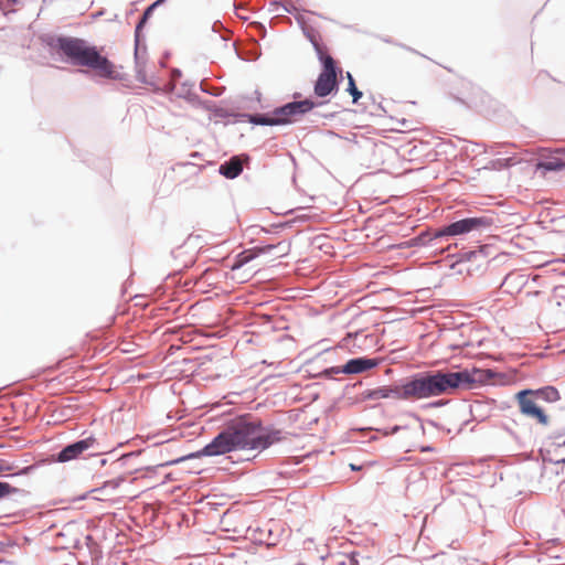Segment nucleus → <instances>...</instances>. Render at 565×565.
<instances>
[{
  "label": "nucleus",
  "mask_w": 565,
  "mask_h": 565,
  "mask_svg": "<svg viewBox=\"0 0 565 565\" xmlns=\"http://www.w3.org/2000/svg\"><path fill=\"white\" fill-rule=\"evenodd\" d=\"M279 439L278 433H266L258 422L247 417L232 420L203 449L204 456H220L237 449L263 450Z\"/></svg>",
  "instance_id": "1"
},
{
  "label": "nucleus",
  "mask_w": 565,
  "mask_h": 565,
  "mask_svg": "<svg viewBox=\"0 0 565 565\" xmlns=\"http://www.w3.org/2000/svg\"><path fill=\"white\" fill-rule=\"evenodd\" d=\"M476 382L469 371L460 372H427L415 376L401 387V394L406 399H423L450 393L460 386L470 387Z\"/></svg>",
  "instance_id": "2"
},
{
  "label": "nucleus",
  "mask_w": 565,
  "mask_h": 565,
  "mask_svg": "<svg viewBox=\"0 0 565 565\" xmlns=\"http://www.w3.org/2000/svg\"><path fill=\"white\" fill-rule=\"evenodd\" d=\"M58 52L74 66L87 67L98 76L115 79L118 77L116 65L102 54V49L88 44L78 38H58Z\"/></svg>",
  "instance_id": "3"
},
{
  "label": "nucleus",
  "mask_w": 565,
  "mask_h": 565,
  "mask_svg": "<svg viewBox=\"0 0 565 565\" xmlns=\"http://www.w3.org/2000/svg\"><path fill=\"white\" fill-rule=\"evenodd\" d=\"M313 45L322 63V70L315 83L313 92L317 97L323 98L338 92L337 63L319 43L315 42Z\"/></svg>",
  "instance_id": "4"
},
{
  "label": "nucleus",
  "mask_w": 565,
  "mask_h": 565,
  "mask_svg": "<svg viewBox=\"0 0 565 565\" xmlns=\"http://www.w3.org/2000/svg\"><path fill=\"white\" fill-rule=\"evenodd\" d=\"M491 220L488 217H468L454 222L435 233V237L458 236L473 231H481L491 226Z\"/></svg>",
  "instance_id": "5"
},
{
  "label": "nucleus",
  "mask_w": 565,
  "mask_h": 565,
  "mask_svg": "<svg viewBox=\"0 0 565 565\" xmlns=\"http://www.w3.org/2000/svg\"><path fill=\"white\" fill-rule=\"evenodd\" d=\"M536 392L525 390L516 394V401L520 412L532 419H535L541 425L548 424V416L544 413L536 402Z\"/></svg>",
  "instance_id": "6"
},
{
  "label": "nucleus",
  "mask_w": 565,
  "mask_h": 565,
  "mask_svg": "<svg viewBox=\"0 0 565 565\" xmlns=\"http://www.w3.org/2000/svg\"><path fill=\"white\" fill-rule=\"evenodd\" d=\"M316 104L310 99L288 103L277 109L275 114L278 119H284L281 125L297 120L302 115L309 113Z\"/></svg>",
  "instance_id": "7"
},
{
  "label": "nucleus",
  "mask_w": 565,
  "mask_h": 565,
  "mask_svg": "<svg viewBox=\"0 0 565 565\" xmlns=\"http://www.w3.org/2000/svg\"><path fill=\"white\" fill-rule=\"evenodd\" d=\"M97 440L94 437H87L72 445L66 446L57 456L60 462H66L78 458L84 451L94 449L97 445Z\"/></svg>",
  "instance_id": "8"
},
{
  "label": "nucleus",
  "mask_w": 565,
  "mask_h": 565,
  "mask_svg": "<svg viewBox=\"0 0 565 565\" xmlns=\"http://www.w3.org/2000/svg\"><path fill=\"white\" fill-rule=\"evenodd\" d=\"M377 365V361L374 359H365V358H359V359H352L347 362V364L343 366V372L347 374H355L361 373L367 370H371Z\"/></svg>",
  "instance_id": "9"
},
{
  "label": "nucleus",
  "mask_w": 565,
  "mask_h": 565,
  "mask_svg": "<svg viewBox=\"0 0 565 565\" xmlns=\"http://www.w3.org/2000/svg\"><path fill=\"white\" fill-rule=\"evenodd\" d=\"M243 171V162L239 157H233L220 167V172L228 178L234 179Z\"/></svg>",
  "instance_id": "10"
},
{
  "label": "nucleus",
  "mask_w": 565,
  "mask_h": 565,
  "mask_svg": "<svg viewBox=\"0 0 565 565\" xmlns=\"http://www.w3.org/2000/svg\"><path fill=\"white\" fill-rule=\"evenodd\" d=\"M565 168V161L559 157H551L544 161H540L536 164L537 170L545 171H559Z\"/></svg>",
  "instance_id": "11"
},
{
  "label": "nucleus",
  "mask_w": 565,
  "mask_h": 565,
  "mask_svg": "<svg viewBox=\"0 0 565 565\" xmlns=\"http://www.w3.org/2000/svg\"><path fill=\"white\" fill-rule=\"evenodd\" d=\"M124 481L122 478H117L113 480H108L104 482V484L100 488L94 489L93 493H95L96 499H102V495L107 494V490H116Z\"/></svg>",
  "instance_id": "12"
},
{
  "label": "nucleus",
  "mask_w": 565,
  "mask_h": 565,
  "mask_svg": "<svg viewBox=\"0 0 565 565\" xmlns=\"http://www.w3.org/2000/svg\"><path fill=\"white\" fill-rule=\"evenodd\" d=\"M284 119H278L275 111L273 113V116H262L257 115L252 118V121L257 125H267V126H275V125H281V121Z\"/></svg>",
  "instance_id": "13"
},
{
  "label": "nucleus",
  "mask_w": 565,
  "mask_h": 565,
  "mask_svg": "<svg viewBox=\"0 0 565 565\" xmlns=\"http://www.w3.org/2000/svg\"><path fill=\"white\" fill-rule=\"evenodd\" d=\"M535 392H536L535 395L537 397H542V398L551 401V402L557 401L559 398V394H558L557 390L554 387H546L544 390H539Z\"/></svg>",
  "instance_id": "14"
},
{
  "label": "nucleus",
  "mask_w": 565,
  "mask_h": 565,
  "mask_svg": "<svg viewBox=\"0 0 565 565\" xmlns=\"http://www.w3.org/2000/svg\"><path fill=\"white\" fill-rule=\"evenodd\" d=\"M348 92L352 95L353 103H358L362 97V93L356 88L353 76L348 73Z\"/></svg>",
  "instance_id": "15"
},
{
  "label": "nucleus",
  "mask_w": 565,
  "mask_h": 565,
  "mask_svg": "<svg viewBox=\"0 0 565 565\" xmlns=\"http://www.w3.org/2000/svg\"><path fill=\"white\" fill-rule=\"evenodd\" d=\"M525 298H526L527 303L534 305V299L540 298L543 301L545 299V294L540 290L527 291L525 294Z\"/></svg>",
  "instance_id": "16"
},
{
  "label": "nucleus",
  "mask_w": 565,
  "mask_h": 565,
  "mask_svg": "<svg viewBox=\"0 0 565 565\" xmlns=\"http://www.w3.org/2000/svg\"><path fill=\"white\" fill-rule=\"evenodd\" d=\"M15 491L17 489L13 488L11 484L0 481V499L8 497Z\"/></svg>",
  "instance_id": "17"
},
{
  "label": "nucleus",
  "mask_w": 565,
  "mask_h": 565,
  "mask_svg": "<svg viewBox=\"0 0 565 565\" xmlns=\"http://www.w3.org/2000/svg\"><path fill=\"white\" fill-rule=\"evenodd\" d=\"M14 469V467L3 460L0 461V475L4 472H10Z\"/></svg>",
  "instance_id": "18"
},
{
  "label": "nucleus",
  "mask_w": 565,
  "mask_h": 565,
  "mask_svg": "<svg viewBox=\"0 0 565 565\" xmlns=\"http://www.w3.org/2000/svg\"><path fill=\"white\" fill-rule=\"evenodd\" d=\"M158 2L153 3L151 7H149L146 12L143 13L142 15V19L141 21L139 22V24L137 25V31H139V29H141V26L143 25V23L146 22L148 15L150 14L152 8L157 4Z\"/></svg>",
  "instance_id": "19"
},
{
  "label": "nucleus",
  "mask_w": 565,
  "mask_h": 565,
  "mask_svg": "<svg viewBox=\"0 0 565 565\" xmlns=\"http://www.w3.org/2000/svg\"><path fill=\"white\" fill-rule=\"evenodd\" d=\"M248 259H249L248 257H243V258H241V259L238 260V266L244 265L246 262H248Z\"/></svg>",
  "instance_id": "20"
},
{
  "label": "nucleus",
  "mask_w": 565,
  "mask_h": 565,
  "mask_svg": "<svg viewBox=\"0 0 565 565\" xmlns=\"http://www.w3.org/2000/svg\"><path fill=\"white\" fill-rule=\"evenodd\" d=\"M161 0H158V2H160Z\"/></svg>",
  "instance_id": "21"
}]
</instances>
